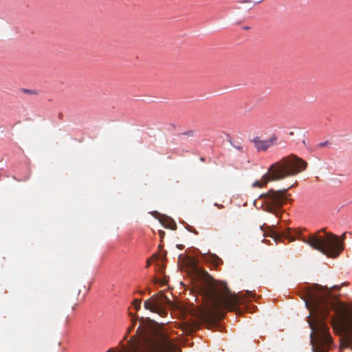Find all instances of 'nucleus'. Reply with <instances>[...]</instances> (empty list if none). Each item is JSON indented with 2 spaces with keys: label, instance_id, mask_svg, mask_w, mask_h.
I'll use <instances>...</instances> for the list:
<instances>
[{
  "label": "nucleus",
  "instance_id": "f257e3e1",
  "mask_svg": "<svg viewBox=\"0 0 352 352\" xmlns=\"http://www.w3.org/2000/svg\"><path fill=\"white\" fill-rule=\"evenodd\" d=\"M195 272L201 282L199 293L208 304L201 312L204 322H212L221 319L225 316V310L235 311L243 302L242 294L232 292L226 283L216 281L206 271L197 267Z\"/></svg>",
  "mask_w": 352,
  "mask_h": 352
},
{
  "label": "nucleus",
  "instance_id": "f03ea898",
  "mask_svg": "<svg viewBox=\"0 0 352 352\" xmlns=\"http://www.w3.org/2000/svg\"><path fill=\"white\" fill-rule=\"evenodd\" d=\"M329 296V292L316 285L313 289H307L303 297L310 311L309 316H311L308 323L311 329L310 341L313 352H328L333 344V338L324 322L331 307Z\"/></svg>",
  "mask_w": 352,
  "mask_h": 352
},
{
  "label": "nucleus",
  "instance_id": "7ed1b4c3",
  "mask_svg": "<svg viewBox=\"0 0 352 352\" xmlns=\"http://www.w3.org/2000/svg\"><path fill=\"white\" fill-rule=\"evenodd\" d=\"M324 236L319 235L318 233L310 235L309 238L300 236V231L287 228L282 233L276 232H272V237L275 241H280L282 237L289 239L291 241L295 240L294 236L302 240L304 243L309 244L312 248L322 252L323 254L331 257H337L343 250L342 242L338 237L331 233L324 232Z\"/></svg>",
  "mask_w": 352,
  "mask_h": 352
},
{
  "label": "nucleus",
  "instance_id": "20e7f679",
  "mask_svg": "<svg viewBox=\"0 0 352 352\" xmlns=\"http://www.w3.org/2000/svg\"><path fill=\"white\" fill-rule=\"evenodd\" d=\"M307 163L295 155L283 157L272 164L260 180L252 184L254 188H262L270 181L282 180L298 175L306 169Z\"/></svg>",
  "mask_w": 352,
  "mask_h": 352
},
{
  "label": "nucleus",
  "instance_id": "39448f33",
  "mask_svg": "<svg viewBox=\"0 0 352 352\" xmlns=\"http://www.w3.org/2000/svg\"><path fill=\"white\" fill-rule=\"evenodd\" d=\"M336 316L331 319L334 330L352 336V312L344 305L335 307Z\"/></svg>",
  "mask_w": 352,
  "mask_h": 352
},
{
  "label": "nucleus",
  "instance_id": "423d86ee",
  "mask_svg": "<svg viewBox=\"0 0 352 352\" xmlns=\"http://www.w3.org/2000/svg\"><path fill=\"white\" fill-rule=\"evenodd\" d=\"M264 210L279 216V208L286 203L287 200V189L283 190H270L267 193L262 194Z\"/></svg>",
  "mask_w": 352,
  "mask_h": 352
},
{
  "label": "nucleus",
  "instance_id": "0eeeda50",
  "mask_svg": "<svg viewBox=\"0 0 352 352\" xmlns=\"http://www.w3.org/2000/svg\"><path fill=\"white\" fill-rule=\"evenodd\" d=\"M151 299L153 301V305L155 309V313H157L160 315H164L166 313V311L163 309V305L165 301L167 300L165 296L154 295L151 298Z\"/></svg>",
  "mask_w": 352,
  "mask_h": 352
},
{
  "label": "nucleus",
  "instance_id": "6e6552de",
  "mask_svg": "<svg viewBox=\"0 0 352 352\" xmlns=\"http://www.w3.org/2000/svg\"><path fill=\"white\" fill-rule=\"evenodd\" d=\"M277 138L273 136L266 140H261L258 138L254 140L255 146L258 151H266L270 146L276 143Z\"/></svg>",
  "mask_w": 352,
  "mask_h": 352
},
{
  "label": "nucleus",
  "instance_id": "1a4fd4ad",
  "mask_svg": "<svg viewBox=\"0 0 352 352\" xmlns=\"http://www.w3.org/2000/svg\"><path fill=\"white\" fill-rule=\"evenodd\" d=\"M162 225L166 228L171 230H175L177 228V225L175 222L169 217H165L161 221Z\"/></svg>",
  "mask_w": 352,
  "mask_h": 352
},
{
  "label": "nucleus",
  "instance_id": "9d476101",
  "mask_svg": "<svg viewBox=\"0 0 352 352\" xmlns=\"http://www.w3.org/2000/svg\"><path fill=\"white\" fill-rule=\"evenodd\" d=\"M144 306L146 309L150 310L151 311L155 313V308L153 307V301H152V300L151 298L148 299V300H146L144 302Z\"/></svg>",
  "mask_w": 352,
  "mask_h": 352
},
{
  "label": "nucleus",
  "instance_id": "9b49d317",
  "mask_svg": "<svg viewBox=\"0 0 352 352\" xmlns=\"http://www.w3.org/2000/svg\"><path fill=\"white\" fill-rule=\"evenodd\" d=\"M142 300L140 299H135L133 300V305L136 310H139L141 307Z\"/></svg>",
  "mask_w": 352,
  "mask_h": 352
},
{
  "label": "nucleus",
  "instance_id": "f8f14e48",
  "mask_svg": "<svg viewBox=\"0 0 352 352\" xmlns=\"http://www.w3.org/2000/svg\"><path fill=\"white\" fill-rule=\"evenodd\" d=\"M214 206L218 207V208L221 209V208H223V206L221 205V204H218L217 203L214 204Z\"/></svg>",
  "mask_w": 352,
  "mask_h": 352
},
{
  "label": "nucleus",
  "instance_id": "ddd939ff",
  "mask_svg": "<svg viewBox=\"0 0 352 352\" xmlns=\"http://www.w3.org/2000/svg\"><path fill=\"white\" fill-rule=\"evenodd\" d=\"M151 265V261L150 260H148L147 262H146V267H148Z\"/></svg>",
  "mask_w": 352,
  "mask_h": 352
},
{
  "label": "nucleus",
  "instance_id": "4468645a",
  "mask_svg": "<svg viewBox=\"0 0 352 352\" xmlns=\"http://www.w3.org/2000/svg\"><path fill=\"white\" fill-rule=\"evenodd\" d=\"M327 144V142H322V143H320V144H319V146H325Z\"/></svg>",
  "mask_w": 352,
  "mask_h": 352
},
{
  "label": "nucleus",
  "instance_id": "2eb2a0df",
  "mask_svg": "<svg viewBox=\"0 0 352 352\" xmlns=\"http://www.w3.org/2000/svg\"><path fill=\"white\" fill-rule=\"evenodd\" d=\"M348 346V344H346L344 346V345H341V349H343L344 347H347Z\"/></svg>",
  "mask_w": 352,
  "mask_h": 352
},
{
  "label": "nucleus",
  "instance_id": "dca6fc26",
  "mask_svg": "<svg viewBox=\"0 0 352 352\" xmlns=\"http://www.w3.org/2000/svg\"><path fill=\"white\" fill-rule=\"evenodd\" d=\"M65 324H66V325H68V324H69V319H68V318H67V319L65 320Z\"/></svg>",
  "mask_w": 352,
  "mask_h": 352
},
{
  "label": "nucleus",
  "instance_id": "f3484780",
  "mask_svg": "<svg viewBox=\"0 0 352 352\" xmlns=\"http://www.w3.org/2000/svg\"><path fill=\"white\" fill-rule=\"evenodd\" d=\"M324 232V230H320V232Z\"/></svg>",
  "mask_w": 352,
  "mask_h": 352
},
{
  "label": "nucleus",
  "instance_id": "a211bd4d",
  "mask_svg": "<svg viewBox=\"0 0 352 352\" xmlns=\"http://www.w3.org/2000/svg\"><path fill=\"white\" fill-rule=\"evenodd\" d=\"M324 232V230H320V232Z\"/></svg>",
  "mask_w": 352,
  "mask_h": 352
}]
</instances>
